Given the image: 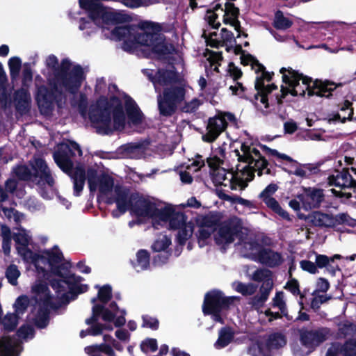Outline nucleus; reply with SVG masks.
<instances>
[{"label": "nucleus", "instance_id": "33", "mask_svg": "<svg viewBox=\"0 0 356 356\" xmlns=\"http://www.w3.org/2000/svg\"><path fill=\"white\" fill-rule=\"evenodd\" d=\"M134 268L137 271L143 270L147 268L149 265V255L147 251L140 250L136 253V258L132 261Z\"/></svg>", "mask_w": 356, "mask_h": 356}, {"label": "nucleus", "instance_id": "43", "mask_svg": "<svg viewBox=\"0 0 356 356\" xmlns=\"http://www.w3.org/2000/svg\"><path fill=\"white\" fill-rule=\"evenodd\" d=\"M250 356H270L264 349L261 343H253L248 348Z\"/></svg>", "mask_w": 356, "mask_h": 356}, {"label": "nucleus", "instance_id": "15", "mask_svg": "<svg viewBox=\"0 0 356 356\" xmlns=\"http://www.w3.org/2000/svg\"><path fill=\"white\" fill-rule=\"evenodd\" d=\"M218 11L221 13L224 12L223 21L225 24H229L234 29L238 32V37L240 36V24L238 21V9L234 7L232 3H227L225 4V10L220 7L219 4L214 7L213 10H208L206 15V19L208 23L213 29H217L220 26L218 22H216L218 18Z\"/></svg>", "mask_w": 356, "mask_h": 356}, {"label": "nucleus", "instance_id": "37", "mask_svg": "<svg viewBox=\"0 0 356 356\" xmlns=\"http://www.w3.org/2000/svg\"><path fill=\"white\" fill-rule=\"evenodd\" d=\"M352 103L349 101H345L343 104L342 105L341 108V112H346L347 114L345 113V115L341 118L340 114H335L332 118L329 119V122L331 121H341L342 122H345L346 119H350L353 114V109L351 108Z\"/></svg>", "mask_w": 356, "mask_h": 356}, {"label": "nucleus", "instance_id": "30", "mask_svg": "<svg viewBox=\"0 0 356 356\" xmlns=\"http://www.w3.org/2000/svg\"><path fill=\"white\" fill-rule=\"evenodd\" d=\"M33 293L35 294L36 302H42L47 308L53 304L51 297L49 296L47 286L42 283H36L32 288Z\"/></svg>", "mask_w": 356, "mask_h": 356}, {"label": "nucleus", "instance_id": "53", "mask_svg": "<svg viewBox=\"0 0 356 356\" xmlns=\"http://www.w3.org/2000/svg\"><path fill=\"white\" fill-rule=\"evenodd\" d=\"M104 330H113V327L110 325H102V324H99V323H97V324H95V325H93L92 327H91L89 330H88V334H91V335H98V334H100L102 331Z\"/></svg>", "mask_w": 356, "mask_h": 356}, {"label": "nucleus", "instance_id": "48", "mask_svg": "<svg viewBox=\"0 0 356 356\" xmlns=\"http://www.w3.org/2000/svg\"><path fill=\"white\" fill-rule=\"evenodd\" d=\"M271 289H268L261 287V294L259 296H256L252 299V304L255 307L261 306L264 302L268 299V295Z\"/></svg>", "mask_w": 356, "mask_h": 356}, {"label": "nucleus", "instance_id": "42", "mask_svg": "<svg viewBox=\"0 0 356 356\" xmlns=\"http://www.w3.org/2000/svg\"><path fill=\"white\" fill-rule=\"evenodd\" d=\"M85 351L86 353H90L94 352L97 353H104L108 355H113V350L111 346L105 343H102L100 345H93L90 346H88L85 348Z\"/></svg>", "mask_w": 356, "mask_h": 356}, {"label": "nucleus", "instance_id": "21", "mask_svg": "<svg viewBox=\"0 0 356 356\" xmlns=\"http://www.w3.org/2000/svg\"><path fill=\"white\" fill-rule=\"evenodd\" d=\"M202 36L207 45L216 48L220 46H225L227 51H230V48L233 47V44H235V38L232 33L225 29H222L219 33L216 31L209 33L204 31Z\"/></svg>", "mask_w": 356, "mask_h": 356}, {"label": "nucleus", "instance_id": "47", "mask_svg": "<svg viewBox=\"0 0 356 356\" xmlns=\"http://www.w3.org/2000/svg\"><path fill=\"white\" fill-rule=\"evenodd\" d=\"M271 289H268L261 287V294L259 296H256L252 299V304L255 307L261 306L264 302L268 299V295Z\"/></svg>", "mask_w": 356, "mask_h": 356}, {"label": "nucleus", "instance_id": "41", "mask_svg": "<svg viewBox=\"0 0 356 356\" xmlns=\"http://www.w3.org/2000/svg\"><path fill=\"white\" fill-rule=\"evenodd\" d=\"M171 244V239L166 235H160L152 245L156 252L165 251Z\"/></svg>", "mask_w": 356, "mask_h": 356}, {"label": "nucleus", "instance_id": "10", "mask_svg": "<svg viewBox=\"0 0 356 356\" xmlns=\"http://www.w3.org/2000/svg\"><path fill=\"white\" fill-rule=\"evenodd\" d=\"M241 60L242 64L245 65H250L256 74L254 87L257 90V94L255 95L257 106L260 107L261 110H263L262 106L264 108H267L268 107L267 95L277 88V86L274 84L265 86V83L270 81L271 79V74L266 72L265 67L250 55L242 54Z\"/></svg>", "mask_w": 356, "mask_h": 356}, {"label": "nucleus", "instance_id": "34", "mask_svg": "<svg viewBox=\"0 0 356 356\" xmlns=\"http://www.w3.org/2000/svg\"><path fill=\"white\" fill-rule=\"evenodd\" d=\"M233 333L229 328H222L219 332L218 339L214 344L217 349H221L227 346L233 339Z\"/></svg>", "mask_w": 356, "mask_h": 356}, {"label": "nucleus", "instance_id": "57", "mask_svg": "<svg viewBox=\"0 0 356 356\" xmlns=\"http://www.w3.org/2000/svg\"><path fill=\"white\" fill-rule=\"evenodd\" d=\"M300 265L302 270L310 273L315 274L318 272L316 265L310 261L303 260Z\"/></svg>", "mask_w": 356, "mask_h": 356}, {"label": "nucleus", "instance_id": "59", "mask_svg": "<svg viewBox=\"0 0 356 356\" xmlns=\"http://www.w3.org/2000/svg\"><path fill=\"white\" fill-rule=\"evenodd\" d=\"M306 140H325L320 131L310 130L305 135Z\"/></svg>", "mask_w": 356, "mask_h": 356}, {"label": "nucleus", "instance_id": "35", "mask_svg": "<svg viewBox=\"0 0 356 356\" xmlns=\"http://www.w3.org/2000/svg\"><path fill=\"white\" fill-rule=\"evenodd\" d=\"M293 24V21L285 17L281 11L276 12L273 21L274 27L279 30H286Z\"/></svg>", "mask_w": 356, "mask_h": 356}, {"label": "nucleus", "instance_id": "24", "mask_svg": "<svg viewBox=\"0 0 356 356\" xmlns=\"http://www.w3.org/2000/svg\"><path fill=\"white\" fill-rule=\"evenodd\" d=\"M327 334L328 332L324 329L316 331L302 332L301 333L300 340L303 346L308 348L307 354L310 353L314 347L325 341L327 338Z\"/></svg>", "mask_w": 356, "mask_h": 356}, {"label": "nucleus", "instance_id": "54", "mask_svg": "<svg viewBox=\"0 0 356 356\" xmlns=\"http://www.w3.org/2000/svg\"><path fill=\"white\" fill-rule=\"evenodd\" d=\"M278 186L275 184H270L261 193L260 197L262 200L265 198H270L271 196L277 191Z\"/></svg>", "mask_w": 356, "mask_h": 356}, {"label": "nucleus", "instance_id": "3", "mask_svg": "<svg viewBox=\"0 0 356 356\" xmlns=\"http://www.w3.org/2000/svg\"><path fill=\"white\" fill-rule=\"evenodd\" d=\"M46 66L54 73V77L49 78V81L55 92H49L44 86L38 89L36 99L41 111L50 107L56 97V92L68 91L73 93L79 88L84 79L83 69L72 65L67 59L63 60L59 65L58 58L54 55H49L46 58Z\"/></svg>", "mask_w": 356, "mask_h": 356}, {"label": "nucleus", "instance_id": "32", "mask_svg": "<svg viewBox=\"0 0 356 356\" xmlns=\"http://www.w3.org/2000/svg\"><path fill=\"white\" fill-rule=\"evenodd\" d=\"M262 248L260 245L251 241L242 245L241 252L244 257L257 261Z\"/></svg>", "mask_w": 356, "mask_h": 356}, {"label": "nucleus", "instance_id": "64", "mask_svg": "<svg viewBox=\"0 0 356 356\" xmlns=\"http://www.w3.org/2000/svg\"><path fill=\"white\" fill-rule=\"evenodd\" d=\"M17 175L22 179H28L31 178V173L28 168L25 166H19L16 170Z\"/></svg>", "mask_w": 356, "mask_h": 356}, {"label": "nucleus", "instance_id": "14", "mask_svg": "<svg viewBox=\"0 0 356 356\" xmlns=\"http://www.w3.org/2000/svg\"><path fill=\"white\" fill-rule=\"evenodd\" d=\"M31 164L33 171L31 173L35 178L40 179L38 184L41 196L47 200L52 198L54 194V180L45 162L40 158H34Z\"/></svg>", "mask_w": 356, "mask_h": 356}, {"label": "nucleus", "instance_id": "9", "mask_svg": "<svg viewBox=\"0 0 356 356\" xmlns=\"http://www.w3.org/2000/svg\"><path fill=\"white\" fill-rule=\"evenodd\" d=\"M80 7L86 10L90 17V21L81 20L79 25L80 30L90 29L87 31L90 35L96 29V26L104 27V24L118 23L124 20V17L115 10L104 7L99 2V0H79Z\"/></svg>", "mask_w": 356, "mask_h": 356}, {"label": "nucleus", "instance_id": "38", "mask_svg": "<svg viewBox=\"0 0 356 356\" xmlns=\"http://www.w3.org/2000/svg\"><path fill=\"white\" fill-rule=\"evenodd\" d=\"M15 99L19 109H21L22 107L26 108L30 100V95L26 89L22 88L16 92Z\"/></svg>", "mask_w": 356, "mask_h": 356}, {"label": "nucleus", "instance_id": "26", "mask_svg": "<svg viewBox=\"0 0 356 356\" xmlns=\"http://www.w3.org/2000/svg\"><path fill=\"white\" fill-rule=\"evenodd\" d=\"M326 356H356V341H348L344 345L333 343Z\"/></svg>", "mask_w": 356, "mask_h": 356}, {"label": "nucleus", "instance_id": "28", "mask_svg": "<svg viewBox=\"0 0 356 356\" xmlns=\"http://www.w3.org/2000/svg\"><path fill=\"white\" fill-rule=\"evenodd\" d=\"M177 79V74L174 67L169 66L166 70H159L152 81L156 92H159L161 86H167Z\"/></svg>", "mask_w": 356, "mask_h": 356}, {"label": "nucleus", "instance_id": "62", "mask_svg": "<svg viewBox=\"0 0 356 356\" xmlns=\"http://www.w3.org/2000/svg\"><path fill=\"white\" fill-rule=\"evenodd\" d=\"M285 288L294 295L300 293L299 285L297 280H289L286 283Z\"/></svg>", "mask_w": 356, "mask_h": 356}, {"label": "nucleus", "instance_id": "29", "mask_svg": "<svg viewBox=\"0 0 356 356\" xmlns=\"http://www.w3.org/2000/svg\"><path fill=\"white\" fill-rule=\"evenodd\" d=\"M257 261L268 266L273 267L282 264L283 259L280 253L272 251L270 249L262 248Z\"/></svg>", "mask_w": 356, "mask_h": 356}, {"label": "nucleus", "instance_id": "58", "mask_svg": "<svg viewBox=\"0 0 356 356\" xmlns=\"http://www.w3.org/2000/svg\"><path fill=\"white\" fill-rule=\"evenodd\" d=\"M222 57L220 53L211 51L209 54L208 60L211 63V65H214V70H217L218 66L216 64H218L221 60Z\"/></svg>", "mask_w": 356, "mask_h": 356}, {"label": "nucleus", "instance_id": "7", "mask_svg": "<svg viewBox=\"0 0 356 356\" xmlns=\"http://www.w3.org/2000/svg\"><path fill=\"white\" fill-rule=\"evenodd\" d=\"M87 178L91 191H98L99 197L108 204L116 203L117 210L112 213L114 217L126 212L129 207L128 193L119 186H114L112 177L106 175L97 176L95 170L89 168Z\"/></svg>", "mask_w": 356, "mask_h": 356}, {"label": "nucleus", "instance_id": "16", "mask_svg": "<svg viewBox=\"0 0 356 356\" xmlns=\"http://www.w3.org/2000/svg\"><path fill=\"white\" fill-rule=\"evenodd\" d=\"M54 157L57 165L73 179L74 193L79 195L83 188L86 179L83 168L79 165L73 168L71 161L59 153H55Z\"/></svg>", "mask_w": 356, "mask_h": 356}, {"label": "nucleus", "instance_id": "36", "mask_svg": "<svg viewBox=\"0 0 356 356\" xmlns=\"http://www.w3.org/2000/svg\"><path fill=\"white\" fill-rule=\"evenodd\" d=\"M262 200L264 202V203L267 205L268 207L271 209L273 211L280 215L282 218L288 220H290L289 213L280 207V205L275 199H274L273 197H270L265 198L264 200Z\"/></svg>", "mask_w": 356, "mask_h": 356}, {"label": "nucleus", "instance_id": "60", "mask_svg": "<svg viewBox=\"0 0 356 356\" xmlns=\"http://www.w3.org/2000/svg\"><path fill=\"white\" fill-rule=\"evenodd\" d=\"M65 145L67 147L72 156H76V154L79 156L82 155V151L79 145L75 142L70 141L69 144Z\"/></svg>", "mask_w": 356, "mask_h": 356}, {"label": "nucleus", "instance_id": "20", "mask_svg": "<svg viewBox=\"0 0 356 356\" xmlns=\"http://www.w3.org/2000/svg\"><path fill=\"white\" fill-rule=\"evenodd\" d=\"M111 309H105L104 307L99 305H95L92 307V317L91 318L86 319V322L87 324H90L92 321H97V316L102 315V318L104 321L107 322H111L114 321L115 326H120L125 323V319L123 315L118 316L119 311L117 305L115 303H111L110 305ZM122 314L124 312H121Z\"/></svg>", "mask_w": 356, "mask_h": 356}, {"label": "nucleus", "instance_id": "5", "mask_svg": "<svg viewBox=\"0 0 356 356\" xmlns=\"http://www.w3.org/2000/svg\"><path fill=\"white\" fill-rule=\"evenodd\" d=\"M112 38L122 40V48L128 51L140 49L148 53L165 54L172 49V46L165 42L160 26L151 22L142 23L139 29L116 27L112 31Z\"/></svg>", "mask_w": 356, "mask_h": 356}, {"label": "nucleus", "instance_id": "31", "mask_svg": "<svg viewBox=\"0 0 356 356\" xmlns=\"http://www.w3.org/2000/svg\"><path fill=\"white\" fill-rule=\"evenodd\" d=\"M251 279L257 282H262V288L266 286L268 289H272L273 286L272 273L268 269H259L255 270L251 275Z\"/></svg>", "mask_w": 356, "mask_h": 356}, {"label": "nucleus", "instance_id": "27", "mask_svg": "<svg viewBox=\"0 0 356 356\" xmlns=\"http://www.w3.org/2000/svg\"><path fill=\"white\" fill-rule=\"evenodd\" d=\"M22 350L20 343L15 337L0 339V356H18Z\"/></svg>", "mask_w": 356, "mask_h": 356}, {"label": "nucleus", "instance_id": "52", "mask_svg": "<svg viewBox=\"0 0 356 356\" xmlns=\"http://www.w3.org/2000/svg\"><path fill=\"white\" fill-rule=\"evenodd\" d=\"M143 352H154L157 349V342L154 339H147L143 341L140 345Z\"/></svg>", "mask_w": 356, "mask_h": 356}, {"label": "nucleus", "instance_id": "6", "mask_svg": "<svg viewBox=\"0 0 356 356\" xmlns=\"http://www.w3.org/2000/svg\"><path fill=\"white\" fill-rule=\"evenodd\" d=\"M280 72L282 74V84L280 89L281 94L277 96L279 104L282 102V99L287 95L303 96L307 92L309 97L317 95L328 97L337 87L334 83L313 81L291 67H282Z\"/></svg>", "mask_w": 356, "mask_h": 356}, {"label": "nucleus", "instance_id": "39", "mask_svg": "<svg viewBox=\"0 0 356 356\" xmlns=\"http://www.w3.org/2000/svg\"><path fill=\"white\" fill-rule=\"evenodd\" d=\"M233 287L236 291L245 296L253 294L257 289V286L254 284H245L241 282H234Z\"/></svg>", "mask_w": 356, "mask_h": 356}, {"label": "nucleus", "instance_id": "4", "mask_svg": "<svg viewBox=\"0 0 356 356\" xmlns=\"http://www.w3.org/2000/svg\"><path fill=\"white\" fill-rule=\"evenodd\" d=\"M115 108L111 110L108 106L106 99L101 98L90 112V119L97 131L100 134H108L112 131H121L126 125L136 127L143 120V115L131 99L126 100V108L129 120L127 123L122 107L119 105L117 99H113Z\"/></svg>", "mask_w": 356, "mask_h": 356}, {"label": "nucleus", "instance_id": "50", "mask_svg": "<svg viewBox=\"0 0 356 356\" xmlns=\"http://www.w3.org/2000/svg\"><path fill=\"white\" fill-rule=\"evenodd\" d=\"M111 287L104 285L99 289L98 299L102 302H107L111 298Z\"/></svg>", "mask_w": 356, "mask_h": 356}, {"label": "nucleus", "instance_id": "17", "mask_svg": "<svg viewBox=\"0 0 356 356\" xmlns=\"http://www.w3.org/2000/svg\"><path fill=\"white\" fill-rule=\"evenodd\" d=\"M241 230L238 219L234 218L222 224L214 235L216 244L222 248L234 242Z\"/></svg>", "mask_w": 356, "mask_h": 356}, {"label": "nucleus", "instance_id": "13", "mask_svg": "<svg viewBox=\"0 0 356 356\" xmlns=\"http://www.w3.org/2000/svg\"><path fill=\"white\" fill-rule=\"evenodd\" d=\"M236 300L235 297H225L220 291H212L207 293L203 304V312L204 314L212 316L214 321L223 323L220 315V312L229 307Z\"/></svg>", "mask_w": 356, "mask_h": 356}, {"label": "nucleus", "instance_id": "46", "mask_svg": "<svg viewBox=\"0 0 356 356\" xmlns=\"http://www.w3.org/2000/svg\"><path fill=\"white\" fill-rule=\"evenodd\" d=\"M29 298L26 296H19L15 303V313L17 315H19L22 314L25 309H26L28 305H29Z\"/></svg>", "mask_w": 356, "mask_h": 356}, {"label": "nucleus", "instance_id": "2", "mask_svg": "<svg viewBox=\"0 0 356 356\" xmlns=\"http://www.w3.org/2000/svg\"><path fill=\"white\" fill-rule=\"evenodd\" d=\"M235 156L239 162L245 165L238 169L236 173L227 171L220 165L222 163L224 150L219 148V156H213L207 159L212 172L213 181L216 186H222L232 190H243L254 177V173L261 175L262 170L266 168V161L261 156L259 152L254 147L242 143L240 149L234 150Z\"/></svg>", "mask_w": 356, "mask_h": 356}, {"label": "nucleus", "instance_id": "51", "mask_svg": "<svg viewBox=\"0 0 356 356\" xmlns=\"http://www.w3.org/2000/svg\"><path fill=\"white\" fill-rule=\"evenodd\" d=\"M17 336L22 339H31L33 337V329L31 325H22L17 332Z\"/></svg>", "mask_w": 356, "mask_h": 356}, {"label": "nucleus", "instance_id": "44", "mask_svg": "<svg viewBox=\"0 0 356 356\" xmlns=\"http://www.w3.org/2000/svg\"><path fill=\"white\" fill-rule=\"evenodd\" d=\"M6 275L11 284L16 285L17 284V279L20 275V272L15 265L9 266L6 270Z\"/></svg>", "mask_w": 356, "mask_h": 356}, {"label": "nucleus", "instance_id": "11", "mask_svg": "<svg viewBox=\"0 0 356 356\" xmlns=\"http://www.w3.org/2000/svg\"><path fill=\"white\" fill-rule=\"evenodd\" d=\"M129 207L131 212L138 217L152 219L153 226L156 227L158 225H163L165 222L166 216L165 210L171 207L172 204H165L163 206H156V204L149 200L139 198L131 199L128 195Z\"/></svg>", "mask_w": 356, "mask_h": 356}, {"label": "nucleus", "instance_id": "22", "mask_svg": "<svg viewBox=\"0 0 356 356\" xmlns=\"http://www.w3.org/2000/svg\"><path fill=\"white\" fill-rule=\"evenodd\" d=\"M216 220L212 216H205L200 220L197 237L200 247H203L209 243L211 235L216 230Z\"/></svg>", "mask_w": 356, "mask_h": 356}, {"label": "nucleus", "instance_id": "55", "mask_svg": "<svg viewBox=\"0 0 356 356\" xmlns=\"http://www.w3.org/2000/svg\"><path fill=\"white\" fill-rule=\"evenodd\" d=\"M329 300L326 295H317L315 296L312 300L311 307L314 309H317L320 307L321 305L325 302Z\"/></svg>", "mask_w": 356, "mask_h": 356}, {"label": "nucleus", "instance_id": "40", "mask_svg": "<svg viewBox=\"0 0 356 356\" xmlns=\"http://www.w3.org/2000/svg\"><path fill=\"white\" fill-rule=\"evenodd\" d=\"M286 344V340L282 334H276L270 337L268 343L266 344L267 349L270 350L272 349H277L284 346Z\"/></svg>", "mask_w": 356, "mask_h": 356}, {"label": "nucleus", "instance_id": "1", "mask_svg": "<svg viewBox=\"0 0 356 356\" xmlns=\"http://www.w3.org/2000/svg\"><path fill=\"white\" fill-rule=\"evenodd\" d=\"M13 238L17 243V252L24 261L33 264L38 272L43 273L46 280H50L53 275L56 277L51 282L60 302H68L74 299V295L88 290V285L81 284L80 277L68 273L67 265L63 263V254L57 246L34 254L28 248L31 238L28 231L19 228Z\"/></svg>", "mask_w": 356, "mask_h": 356}, {"label": "nucleus", "instance_id": "63", "mask_svg": "<svg viewBox=\"0 0 356 356\" xmlns=\"http://www.w3.org/2000/svg\"><path fill=\"white\" fill-rule=\"evenodd\" d=\"M330 258L326 255L317 254L316 257V267L323 268L325 267L330 262Z\"/></svg>", "mask_w": 356, "mask_h": 356}, {"label": "nucleus", "instance_id": "61", "mask_svg": "<svg viewBox=\"0 0 356 356\" xmlns=\"http://www.w3.org/2000/svg\"><path fill=\"white\" fill-rule=\"evenodd\" d=\"M204 165V161L201 159V156H197V158L193 161L191 164L187 166V169L190 170H193L194 172L200 170L202 166Z\"/></svg>", "mask_w": 356, "mask_h": 356}, {"label": "nucleus", "instance_id": "8", "mask_svg": "<svg viewBox=\"0 0 356 356\" xmlns=\"http://www.w3.org/2000/svg\"><path fill=\"white\" fill-rule=\"evenodd\" d=\"M186 90L181 86L165 88L157 97L159 113L163 116H171L177 108L183 112L192 113L197 109L201 102L197 98L186 101Z\"/></svg>", "mask_w": 356, "mask_h": 356}, {"label": "nucleus", "instance_id": "45", "mask_svg": "<svg viewBox=\"0 0 356 356\" xmlns=\"http://www.w3.org/2000/svg\"><path fill=\"white\" fill-rule=\"evenodd\" d=\"M10 76L13 78L16 77L21 68V60L18 57H13L8 61Z\"/></svg>", "mask_w": 356, "mask_h": 356}, {"label": "nucleus", "instance_id": "18", "mask_svg": "<svg viewBox=\"0 0 356 356\" xmlns=\"http://www.w3.org/2000/svg\"><path fill=\"white\" fill-rule=\"evenodd\" d=\"M234 120V117L231 113H221L209 118L206 129L207 132L202 136V140L207 143L213 142L225 131L227 125V121Z\"/></svg>", "mask_w": 356, "mask_h": 356}, {"label": "nucleus", "instance_id": "12", "mask_svg": "<svg viewBox=\"0 0 356 356\" xmlns=\"http://www.w3.org/2000/svg\"><path fill=\"white\" fill-rule=\"evenodd\" d=\"M164 215L166 219L163 225H168L170 229L177 230V239L179 243L184 244L193 236L194 223L188 220L186 215L177 211L173 205L165 210Z\"/></svg>", "mask_w": 356, "mask_h": 356}, {"label": "nucleus", "instance_id": "56", "mask_svg": "<svg viewBox=\"0 0 356 356\" xmlns=\"http://www.w3.org/2000/svg\"><path fill=\"white\" fill-rule=\"evenodd\" d=\"M143 326L146 327H149L151 329H157L159 325V322L157 319L151 317L149 316L145 315L143 316Z\"/></svg>", "mask_w": 356, "mask_h": 356}, {"label": "nucleus", "instance_id": "49", "mask_svg": "<svg viewBox=\"0 0 356 356\" xmlns=\"http://www.w3.org/2000/svg\"><path fill=\"white\" fill-rule=\"evenodd\" d=\"M274 307H277L282 314H285L286 311L284 296L283 292H277L273 300Z\"/></svg>", "mask_w": 356, "mask_h": 356}, {"label": "nucleus", "instance_id": "25", "mask_svg": "<svg viewBox=\"0 0 356 356\" xmlns=\"http://www.w3.org/2000/svg\"><path fill=\"white\" fill-rule=\"evenodd\" d=\"M328 183L341 189L353 188L356 186V181L349 173L348 169L336 171L334 175L328 177Z\"/></svg>", "mask_w": 356, "mask_h": 356}, {"label": "nucleus", "instance_id": "19", "mask_svg": "<svg viewBox=\"0 0 356 356\" xmlns=\"http://www.w3.org/2000/svg\"><path fill=\"white\" fill-rule=\"evenodd\" d=\"M312 221L316 226L333 227L339 225H346L351 227L356 226V220L352 218L346 213H339L337 216L315 212L312 216Z\"/></svg>", "mask_w": 356, "mask_h": 356}, {"label": "nucleus", "instance_id": "23", "mask_svg": "<svg viewBox=\"0 0 356 356\" xmlns=\"http://www.w3.org/2000/svg\"><path fill=\"white\" fill-rule=\"evenodd\" d=\"M298 198L301 202L302 207L305 210H309L319 206L323 199V194L320 189L308 188H305Z\"/></svg>", "mask_w": 356, "mask_h": 356}]
</instances>
